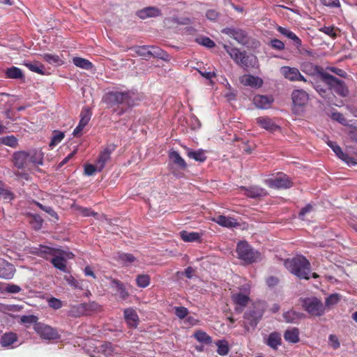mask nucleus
<instances>
[{
  "instance_id": "obj_24",
  "label": "nucleus",
  "mask_w": 357,
  "mask_h": 357,
  "mask_svg": "<svg viewBox=\"0 0 357 357\" xmlns=\"http://www.w3.org/2000/svg\"><path fill=\"white\" fill-rule=\"evenodd\" d=\"M256 122L262 128L268 131H275L279 129V126L275 123L272 119L268 117L260 116L256 119Z\"/></svg>"
},
{
  "instance_id": "obj_51",
  "label": "nucleus",
  "mask_w": 357,
  "mask_h": 357,
  "mask_svg": "<svg viewBox=\"0 0 357 357\" xmlns=\"http://www.w3.org/2000/svg\"><path fill=\"white\" fill-rule=\"evenodd\" d=\"M1 144L10 146L15 147L17 144V139L13 135L3 137L0 139Z\"/></svg>"
},
{
  "instance_id": "obj_52",
  "label": "nucleus",
  "mask_w": 357,
  "mask_h": 357,
  "mask_svg": "<svg viewBox=\"0 0 357 357\" xmlns=\"http://www.w3.org/2000/svg\"><path fill=\"white\" fill-rule=\"evenodd\" d=\"M64 279L69 285L75 289H82L79 282L74 278L72 275H65Z\"/></svg>"
},
{
  "instance_id": "obj_33",
  "label": "nucleus",
  "mask_w": 357,
  "mask_h": 357,
  "mask_svg": "<svg viewBox=\"0 0 357 357\" xmlns=\"http://www.w3.org/2000/svg\"><path fill=\"white\" fill-rule=\"evenodd\" d=\"M29 163L34 165H43V153L41 151L29 152Z\"/></svg>"
},
{
  "instance_id": "obj_17",
  "label": "nucleus",
  "mask_w": 357,
  "mask_h": 357,
  "mask_svg": "<svg viewBox=\"0 0 357 357\" xmlns=\"http://www.w3.org/2000/svg\"><path fill=\"white\" fill-rule=\"evenodd\" d=\"M241 190L244 192L245 195L253 199L264 197L268 194L265 189L258 186L241 187Z\"/></svg>"
},
{
  "instance_id": "obj_40",
  "label": "nucleus",
  "mask_w": 357,
  "mask_h": 357,
  "mask_svg": "<svg viewBox=\"0 0 357 357\" xmlns=\"http://www.w3.org/2000/svg\"><path fill=\"white\" fill-rule=\"evenodd\" d=\"M6 75L7 78L10 79H21L24 77L21 69L15 66L7 68L6 70Z\"/></svg>"
},
{
  "instance_id": "obj_32",
  "label": "nucleus",
  "mask_w": 357,
  "mask_h": 357,
  "mask_svg": "<svg viewBox=\"0 0 357 357\" xmlns=\"http://www.w3.org/2000/svg\"><path fill=\"white\" fill-rule=\"evenodd\" d=\"M266 344L273 349H277L281 344V336L278 333H271L266 340Z\"/></svg>"
},
{
  "instance_id": "obj_16",
  "label": "nucleus",
  "mask_w": 357,
  "mask_h": 357,
  "mask_svg": "<svg viewBox=\"0 0 357 357\" xmlns=\"http://www.w3.org/2000/svg\"><path fill=\"white\" fill-rule=\"evenodd\" d=\"M291 98L295 106L303 107L307 103L309 96L304 90L297 89L292 92Z\"/></svg>"
},
{
  "instance_id": "obj_44",
  "label": "nucleus",
  "mask_w": 357,
  "mask_h": 357,
  "mask_svg": "<svg viewBox=\"0 0 357 357\" xmlns=\"http://www.w3.org/2000/svg\"><path fill=\"white\" fill-rule=\"evenodd\" d=\"M24 66H26L32 72L37 73L40 75L44 74V66L38 62H25Z\"/></svg>"
},
{
  "instance_id": "obj_48",
  "label": "nucleus",
  "mask_w": 357,
  "mask_h": 357,
  "mask_svg": "<svg viewBox=\"0 0 357 357\" xmlns=\"http://www.w3.org/2000/svg\"><path fill=\"white\" fill-rule=\"evenodd\" d=\"M136 282L138 287L145 288L150 284V277L146 274L139 275L136 278Z\"/></svg>"
},
{
  "instance_id": "obj_41",
  "label": "nucleus",
  "mask_w": 357,
  "mask_h": 357,
  "mask_svg": "<svg viewBox=\"0 0 357 357\" xmlns=\"http://www.w3.org/2000/svg\"><path fill=\"white\" fill-rule=\"evenodd\" d=\"M150 57L159 58L163 60H166L168 58V54L156 46H150Z\"/></svg>"
},
{
  "instance_id": "obj_46",
  "label": "nucleus",
  "mask_w": 357,
  "mask_h": 357,
  "mask_svg": "<svg viewBox=\"0 0 357 357\" xmlns=\"http://www.w3.org/2000/svg\"><path fill=\"white\" fill-rule=\"evenodd\" d=\"M341 298V296L339 294H332L328 296L325 301V306L331 307L337 304Z\"/></svg>"
},
{
  "instance_id": "obj_59",
  "label": "nucleus",
  "mask_w": 357,
  "mask_h": 357,
  "mask_svg": "<svg viewBox=\"0 0 357 357\" xmlns=\"http://www.w3.org/2000/svg\"><path fill=\"white\" fill-rule=\"evenodd\" d=\"M175 314L179 319L185 318L188 314V310L185 307H176Z\"/></svg>"
},
{
  "instance_id": "obj_9",
  "label": "nucleus",
  "mask_w": 357,
  "mask_h": 357,
  "mask_svg": "<svg viewBox=\"0 0 357 357\" xmlns=\"http://www.w3.org/2000/svg\"><path fill=\"white\" fill-rule=\"evenodd\" d=\"M33 329L43 340H54L60 338V335L56 328L44 323L39 322L34 324Z\"/></svg>"
},
{
  "instance_id": "obj_20",
  "label": "nucleus",
  "mask_w": 357,
  "mask_h": 357,
  "mask_svg": "<svg viewBox=\"0 0 357 357\" xmlns=\"http://www.w3.org/2000/svg\"><path fill=\"white\" fill-rule=\"evenodd\" d=\"M124 318L130 328H137L139 324V317L136 311L131 307L124 310Z\"/></svg>"
},
{
  "instance_id": "obj_1",
  "label": "nucleus",
  "mask_w": 357,
  "mask_h": 357,
  "mask_svg": "<svg viewBox=\"0 0 357 357\" xmlns=\"http://www.w3.org/2000/svg\"><path fill=\"white\" fill-rule=\"evenodd\" d=\"M138 100L137 94L132 91H112L107 93L102 98V101L109 107L123 105L131 107Z\"/></svg>"
},
{
  "instance_id": "obj_54",
  "label": "nucleus",
  "mask_w": 357,
  "mask_h": 357,
  "mask_svg": "<svg viewBox=\"0 0 357 357\" xmlns=\"http://www.w3.org/2000/svg\"><path fill=\"white\" fill-rule=\"evenodd\" d=\"M4 290L6 292L9 294H17L21 291L22 288L19 285L15 284H8L5 287Z\"/></svg>"
},
{
  "instance_id": "obj_35",
  "label": "nucleus",
  "mask_w": 357,
  "mask_h": 357,
  "mask_svg": "<svg viewBox=\"0 0 357 357\" xmlns=\"http://www.w3.org/2000/svg\"><path fill=\"white\" fill-rule=\"evenodd\" d=\"M187 155L192 159L198 162H204L206 160V157L203 150L193 151L192 149H187Z\"/></svg>"
},
{
  "instance_id": "obj_19",
  "label": "nucleus",
  "mask_w": 357,
  "mask_h": 357,
  "mask_svg": "<svg viewBox=\"0 0 357 357\" xmlns=\"http://www.w3.org/2000/svg\"><path fill=\"white\" fill-rule=\"evenodd\" d=\"M242 84L252 88H260L263 84L261 78L252 75H244L240 78Z\"/></svg>"
},
{
  "instance_id": "obj_31",
  "label": "nucleus",
  "mask_w": 357,
  "mask_h": 357,
  "mask_svg": "<svg viewBox=\"0 0 357 357\" xmlns=\"http://www.w3.org/2000/svg\"><path fill=\"white\" fill-rule=\"evenodd\" d=\"M284 340L290 343H297L299 341V330L297 328L287 329L284 334Z\"/></svg>"
},
{
  "instance_id": "obj_36",
  "label": "nucleus",
  "mask_w": 357,
  "mask_h": 357,
  "mask_svg": "<svg viewBox=\"0 0 357 357\" xmlns=\"http://www.w3.org/2000/svg\"><path fill=\"white\" fill-rule=\"evenodd\" d=\"M73 63L77 67L84 70H90L93 68V64L91 62L82 57H74L73 59Z\"/></svg>"
},
{
  "instance_id": "obj_55",
  "label": "nucleus",
  "mask_w": 357,
  "mask_h": 357,
  "mask_svg": "<svg viewBox=\"0 0 357 357\" xmlns=\"http://www.w3.org/2000/svg\"><path fill=\"white\" fill-rule=\"evenodd\" d=\"M319 31L333 38L337 36V29L333 26H324L321 27Z\"/></svg>"
},
{
  "instance_id": "obj_53",
  "label": "nucleus",
  "mask_w": 357,
  "mask_h": 357,
  "mask_svg": "<svg viewBox=\"0 0 357 357\" xmlns=\"http://www.w3.org/2000/svg\"><path fill=\"white\" fill-rule=\"evenodd\" d=\"M98 164L96 162L95 165L87 164L84 167V172L88 176L93 175L96 172H101L102 170H98Z\"/></svg>"
},
{
  "instance_id": "obj_6",
  "label": "nucleus",
  "mask_w": 357,
  "mask_h": 357,
  "mask_svg": "<svg viewBox=\"0 0 357 357\" xmlns=\"http://www.w3.org/2000/svg\"><path fill=\"white\" fill-rule=\"evenodd\" d=\"M322 81L328 86L330 91H333L338 95L345 97L348 94V89L344 82L338 79L328 73H320Z\"/></svg>"
},
{
  "instance_id": "obj_58",
  "label": "nucleus",
  "mask_w": 357,
  "mask_h": 357,
  "mask_svg": "<svg viewBox=\"0 0 357 357\" xmlns=\"http://www.w3.org/2000/svg\"><path fill=\"white\" fill-rule=\"evenodd\" d=\"M20 321L23 324H37L38 317L35 315H23L20 318Z\"/></svg>"
},
{
  "instance_id": "obj_10",
  "label": "nucleus",
  "mask_w": 357,
  "mask_h": 357,
  "mask_svg": "<svg viewBox=\"0 0 357 357\" xmlns=\"http://www.w3.org/2000/svg\"><path fill=\"white\" fill-rule=\"evenodd\" d=\"M264 312V310L261 307L255 305L252 310H249L245 312L243 318L250 326L255 328L262 318Z\"/></svg>"
},
{
  "instance_id": "obj_30",
  "label": "nucleus",
  "mask_w": 357,
  "mask_h": 357,
  "mask_svg": "<svg viewBox=\"0 0 357 357\" xmlns=\"http://www.w3.org/2000/svg\"><path fill=\"white\" fill-rule=\"evenodd\" d=\"M169 158L171 161L177 165L181 169L184 170L187 168V163L184 159L180 155L178 152L172 151L169 153Z\"/></svg>"
},
{
  "instance_id": "obj_5",
  "label": "nucleus",
  "mask_w": 357,
  "mask_h": 357,
  "mask_svg": "<svg viewBox=\"0 0 357 357\" xmlns=\"http://www.w3.org/2000/svg\"><path fill=\"white\" fill-rule=\"evenodd\" d=\"M236 253L238 257L247 264L260 259V253L255 250L246 241H240L237 244Z\"/></svg>"
},
{
  "instance_id": "obj_50",
  "label": "nucleus",
  "mask_w": 357,
  "mask_h": 357,
  "mask_svg": "<svg viewBox=\"0 0 357 357\" xmlns=\"http://www.w3.org/2000/svg\"><path fill=\"white\" fill-rule=\"evenodd\" d=\"M0 196L6 201H10L14 197L13 194L4 188V184L1 181H0Z\"/></svg>"
},
{
  "instance_id": "obj_11",
  "label": "nucleus",
  "mask_w": 357,
  "mask_h": 357,
  "mask_svg": "<svg viewBox=\"0 0 357 357\" xmlns=\"http://www.w3.org/2000/svg\"><path fill=\"white\" fill-rule=\"evenodd\" d=\"M280 73L287 79L291 82H306V79L301 74L300 71L296 68L282 66L280 68Z\"/></svg>"
},
{
  "instance_id": "obj_4",
  "label": "nucleus",
  "mask_w": 357,
  "mask_h": 357,
  "mask_svg": "<svg viewBox=\"0 0 357 357\" xmlns=\"http://www.w3.org/2000/svg\"><path fill=\"white\" fill-rule=\"evenodd\" d=\"M224 49L231 58L239 66L247 69L256 66L257 59L255 55H248L245 52H241L238 49L224 45Z\"/></svg>"
},
{
  "instance_id": "obj_39",
  "label": "nucleus",
  "mask_w": 357,
  "mask_h": 357,
  "mask_svg": "<svg viewBox=\"0 0 357 357\" xmlns=\"http://www.w3.org/2000/svg\"><path fill=\"white\" fill-rule=\"evenodd\" d=\"M303 316V314L294 310H289L283 314L284 320L288 323H296L298 320L301 319Z\"/></svg>"
},
{
  "instance_id": "obj_57",
  "label": "nucleus",
  "mask_w": 357,
  "mask_h": 357,
  "mask_svg": "<svg viewBox=\"0 0 357 357\" xmlns=\"http://www.w3.org/2000/svg\"><path fill=\"white\" fill-rule=\"evenodd\" d=\"M338 158L347 163L349 166H354L357 165V162H356L353 158L349 156L344 152H342V155H340Z\"/></svg>"
},
{
  "instance_id": "obj_8",
  "label": "nucleus",
  "mask_w": 357,
  "mask_h": 357,
  "mask_svg": "<svg viewBox=\"0 0 357 357\" xmlns=\"http://www.w3.org/2000/svg\"><path fill=\"white\" fill-rule=\"evenodd\" d=\"M302 306L311 315L319 317L324 314L325 307L320 300L315 297L306 298L302 301Z\"/></svg>"
},
{
  "instance_id": "obj_45",
  "label": "nucleus",
  "mask_w": 357,
  "mask_h": 357,
  "mask_svg": "<svg viewBox=\"0 0 357 357\" xmlns=\"http://www.w3.org/2000/svg\"><path fill=\"white\" fill-rule=\"evenodd\" d=\"M301 70L307 74L314 75L318 72L319 68L310 62H305L301 65Z\"/></svg>"
},
{
  "instance_id": "obj_13",
  "label": "nucleus",
  "mask_w": 357,
  "mask_h": 357,
  "mask_svg": "<svg viewBox=\"0 0 357 357\" xmlns=\"http://www.w3.org/2000/svg\"><path fill=\"white\" fill-rule=\"evenodd\" d=\"M269 186L275 188H288L291 186V182L289 177L283 174H280L274 178L268 180Z\"/></svg>"
},
{
  "instance_id": "obj_12",
  "label": "nucleus",
  "mask_w": 357,
  "mask_h": 357,
  "mask_svg": "<svg viewBox=\"0 0 357 357\" xmlns=\"http://www.w3.org/2000/svg\"><path fill=\"white\" fill-rule=\"evenodd\" d=\"M60 248L50 247L44 245H39L38 247L33 248L32 253L38 257L48 259L56 255Z\"/></svg>"
},
{
  "instance_id": "obj_21",
  "label": "nucleus",
  "mask_w": 357,
  "mask_h": 357,
  "mask_svg": "<svg viewBox=\"0 0 357 357\" xmlns=\"http://www.w3.org/2000/svg\"><path fill=\"white\" fill-rule=\"evenodd\" d=\"M13 161L15 165L19 168H24L29 166V153L25 151L15 153L13 155Z\"/></svg>"
},
{
  "instance_id": "obj_18",
  "label": "nucleus",
  "mask_w": 357,
  "mask_h": 357,
  "mask_svg": "<svg viewBox=\"0 0 357 357\" xmlns=\"http://www.w3.org/2000/svg\"><path fill=\"white\" fill-rule=\"evenodd\" d=\"M91 117V114L90 111L87 109L82 111L80 114V120L77 125V126L74 129L73 132V135L74 136H77L81 134L84 128L88 124Z\"/></svg>"
},
{
  "instance_id": "obj_42",
  "label": "nucleus",
  "mask_w": 357,
  "mask_h": 357,
  "mask_svg": "<svg viewBox=\"0 0 357 357\" xmlns=\"http://www.w3.org/2000/svg\"><path fill=\"white\" fill-rule=\"evenodd\" d=\"M195 339L201 342L206 344H210L212 342V337L209 336L206 332L202 331H197L194 334Z\"/></svg>"
},
{
  "instance_id": "obj_37",
  "label": "nucleus",
  "mask_w": 357,
  "mask_h": 357,
  "mask_svg": "<svg viewBox=\"0 0 357 357\" xmlns=\"http://www.w3.org/2000/svg\"><path fill=\"white\" fill-rule=\"evenodd\" d=\"M41 56L45 61H47L50 64L55 66H61L64 63L63 61L56 54L45 53L41 55Z\"/></svg>"
},
{
  "instance_id": "obj_63",
  "label": "nucleus",
  "mask_w": 357,
  "mask_h": 357,
  "mask_svg": "<svg viewBox=\"0 0 357 357\" xmlns=\"http://www.w3.org/2000/svg\"><path fill=\"white\" fill-rule=\"evenodd\" d=\"M329 344L331 346L336 349L340 347V342L336 335H330L328 337Z\"/></svg>"
},
{
  "instance_id": "obj_15",
  "label": "nucleus",
  "mask_w": 357,
  "mask_h": 357,
  "mask_svg": "<svg viewBox=\"0 0 357 357\" xmlns=\"http://www.w3.org/2000/svg\"><path fill=\"white\" fill-rule=\"evenodd\" d=\"M115 145L110 144L105 148V149L100 153L98 159L96 161L98 164V169L102 170L105 166L107 162H108L110 159V155L112 153L115 149Z\"/></svg>"
},
{
  "instance_id": "obj_7",
  "label": "nucleus",
  "mask_w": 357,
  "mask_h": 357,
  "mask_svg": "<svg viewBox=\"0 0 357 357\" xmlns=\"http://www.w3.org/2000/svg\"><path fill=\"white\" fill-rule=\"evenodd\" d=\"M74 257L73 252L59 249L56 255L52 258L51 263L53 266L64 273L69 272L67 268V260Z\"/></svg>"
},
{
  "instance_id": "obj_27",
  "label": "nucleus",
  "mask_w": 357,
  "mask_h": 357,
  "mask_svg": "<svg viewBox=\"0 0 357 357\" xmlns=\"http://www.w3.org/2000/svg\"><path fill=\"white\" fill-rule=\"evenodd\" d=\"M277 30L279 33L289 39H291L294 41L295 45L298 49H299L302 45L301 40L291 31L289 29L282 27V26H278L277 28Z\"/></svg>"
},
{
  "instance_id": "obj_43",
  "label": "nucleus",
  "mask_w": 357,
  "mask_h": 357,
  "mask_svg": "<svg viewBox=\"0 0 357 357\" xmlns=\"http://www.w3.org/2000/svg\"><path fill=\"white\" fill-rule=\"evenodd\" d=\"M215 345L218 347L217 352L219 355L225 356L229 353V345L226 340H218Z\"/></svg>"
},
{
  "instance_id": "obj_56",
  "label": "nucleus",
  "mask_w": 357,
  "mask_h": 357,
  "mask_svg": "<svg viewBox=\"0 0 357 357\" xmlns=\"http://www.w3.org/2000/svg\"><path fill=\"white\" fill-rule=\"evenodd\" d=\"M326 144L334 151L337 157L340 155H342L343 151L342 149L335 142L328 140L326 141Z\"/></svg>"
},
{
  "instance_id": "obj_2",
  "label": "nucleus",
  "mask_w": 357,
  "mask_h": 357,
  "mask_svg": "<svg viewBox=\"0 0 357 357\" xmlns=\"http://www.w3.org/2000/svg\"><path fill=\"white\" fill-rule=\"evenodd\" d=\"M284 265L290 273L299 279H310L311 266L310 261L305 257L298 255L287 259Z\"/></svg>"
},
{
  "instance_id": "obj_47",
  "label": "nucleus",
  "mask_w": 357,
  "mask_h": 357,
  "mask_svg": "<svg viewBox=\"0 0 357 357\" xmlns=\"http://www.w3.org/2000/svg\"><path fill=\"white\" fill-rule=\"evenodd\" d=\"M64 137L65 135L63 132L54 130L53 132V136L50 143V146L54 147V146L60 143L61 140L64 138Z\"/></svg>"
},
{
  "instance_id": "obj_23",
  "label": "nucleus",
  "mask_w": 357,
  "mask_h": 357,
  "mask_svg": "<svg viewBox=\"0 0 357 357\" xmlns=\"http://www.w3.org/2000/svg\"><path fill=\"white\" fill-rule=\"evenodd\" d=\"M273 99L271 97L262 95H257L253 98L255 105L259 109H268L271 107Z\"/></svg>"
},
{
  "instance_id": "obj_28",
  "label": "nucleus",
  "mask_w": 357,
  "mask_h": 357,
  "mask_svg": "<svg viewBox=\"0 0 357 357\" xmlns=\"http://www.w3.org/2000/svg\"><path fill=\"white\" fill-rule=\"evenodd\" d=\"M137 16L141 19L153 17L160 15V11L155 7H146L137 12Z\"/></svg>"
},
{
  "instance_id": "obj_49",
  "label": "nucleus",
  "mask_w": 357,
  "mask_h": 357,
  "mask_svg": "<svg viewBox=\"0 0 357 357\" xmlns=\"http://www.w3.org/2000/svg\"><path fill=\"white\" fill-rule=\"evenodd\" d=\"M118 258L119 260L125 265H129L136 260L135 257L129 253H119Z\"/></svg>"
},
{
  "instance_id": "obj_62",
  "label": "nucleus",
  "mask_w": 357,
  "mask_h": 357,
  "mask_svg": "<svg viewBox=\"0 0 357 357\" xmlns=\"http://www.w3.org/2000/svg\"><path fill=\"white\" fill-rule=\"evenodd\" d=\"M271 47L278 50H282L284 49V44L282 41L278 39H273L271 40Z\"/></svg>"
},
{
  "instance_id": "obj_29",
  "label": "nucleus",
  "mask_w": 357,
  "mask_h": 357,
  "mask_svg": "<svg viewBox=\"0 0 357 357\" xmlns=\"http://www.w3.org/2000/svg\"><path fill=\"white\" fill-rule=\"evenodd\" d=\"M17 341V334L10 332L6 333L1 336L0 343L3 347L10 348Z\"/></svg>"
},
{
  "instance_id": "obj_64",
  "label": "nucleus",
  "mask_w": 357,
  "mask_h": 357,
  "mask_svg": "<svg viewBox=\"0 0 357 357\" xmlns=\"http://www.w3.org/2000/svg\"><path fill=\"white\" fill-rule=\"evenodd\" d=\"M313 210V206L311 204L307 205L305 207L303 208L299 213V218L302 220H304L305 216L312 212Z\"/></svg>"
},
{
  "instance_id": "obj_38",
  "label": "nucleus",
  "mask_w": 357,
  "mask_h": 357,
  "mask_svg": "<svg viewBox=\"0 0 357 357\" xmlns=\"http://www.w3.org/2000/svg\"><path fill=\"white\" fill-rule=\"evenodd\" d=\"M135 54L146 59L150 58V45L135 46L130 48Z\"/></svg>"
},
{
  "instance_id": "obj_34",
  "label": "nucleus",
  "mask_w": 357,
  "mask_h": 357,
  "mask_svg": "<svg viewBox=\"0 0 357 357\" xmlns=\"http://www.w3.org/2000/svg\"><path fill=\"white\" fill-rule=\"evenodd\" d=\"M229 33L238 43L244 45L247 43V36L244 31L232 29Z\"/></svg>"
},
{
  "instance_id": "obj_60",
  "label": "nucleus",
  "mask_w": 357,
  "mask_h": 357,
  "mask_svg": "<svg viewBox=\"0 0 357 357\" xmlns=\"http://www.w3.org/2000/svg\"><path fill=\"white\" fill-rule=\"evenodd\" d=\"M48 305L50 307H51L52 308H53L54 310H58L62 307L61 301L59 299L54 298V297L49 299Z\"/></svg>"
},
{
  "instance_id": "obj_26",
  "label": "nucleus",
  "mask_w": 357,
  "mask_h": 357,
  "mask_svg": "<svg viewBox=\"0 0 357 357\" xmlns=\"http://www.w3.org/2000/svg\"><path fill=\"white\" fill-rule=\"evenodd\" d=\"M110 287L119 294V297L122 299H126L129 296L124 284L118 280L112 279Z\"/></svg>"
},
{
  "instance_id": "obj_3",
  "label": "nucleus",
  "mask_w": 357,
  "mask_h": 357,
  "mask_svg": "<svg viewBox=\"0 0 357 357\" xmlns=\"http://www.w3.org/2000/svg\"><path fill=\"white\" fill-rule=\"evenodd\" d=\"M251 284L249 282L244 281L237 291L231 293V299L234 305V310L241 313L250 301Z\"/></svg>"
},
{
  "instance_id": "obj_22",
  "label": "nucleus",
  "mask_w": 357,
  "mask_h": 357,
  "mask_svg": "<svg viewBox=\"0 0 357 357\" xmlns=\"http://www.w3.org/2000/svg\"><path fill=\"white\" fill-rule=\"evenodd\" d=\"M179 236L181 238L184 242L188 243H193V242H200L202 237L203 236V233L201 232H195V231H188L185 230H183L179 232Z\"/></svg>"
},
{
  "instance_id": "obj_61",
  "label": "nucleus",
  "mask_w": 357,
  "mask_h": 357,
  "mask_svg": "<svg viewBox=\"0 0 357 357\" xmlns=\"http://www.w3.org/2000/svg\"><path fill=\"white\" fill-rule=\"evenodd\" d=\"M315 90L319 93V94L322 96L324 98H328L329 100V98L328 97L329 94V88L324 89L320 84H317L314 86Z\"/></svg>"
},
{
  "instance_id": "obj_14",
  "label": "nucleus",
  "mask_w": 357,
  "mask_h": 357,
  "mask_svg": "<svg viewBox=\"0 0 357 357\" xmlns=\"http://www.w3.org/2000/svg\"><path fill=\"white\" fill-rule=\"evenodd\" d=\"M15 273V266L5 259L0 258V278L10 280L13 278Z\"/></svg>"
},
{
  "instance_id": "obj_25",
  "label": "nucleus",
  "mask_w": 357,
  "mask_h": 357,
  "mask_svg": "<svg viewBox=\"0 0 357 357\" xmlns=\"http://www.w3.org/2000/svg\"><path fill=\"white\" fill-rule=\"evenodd\" d=\"M213 221L222 227L228 228L235 227L238 225L234 218L225 215H218L213 218Z\"/></svg>"
}]
</instances>
